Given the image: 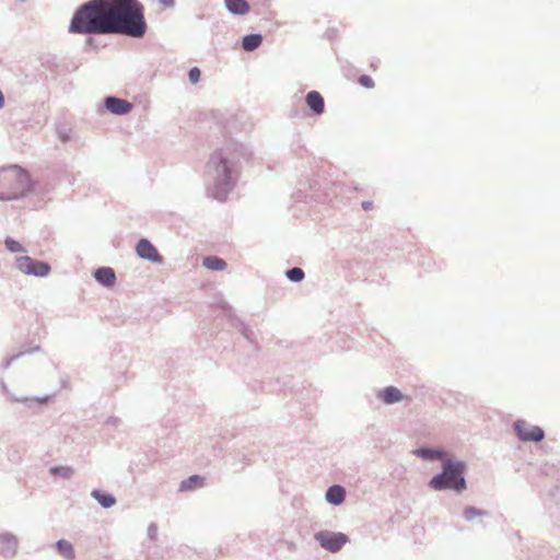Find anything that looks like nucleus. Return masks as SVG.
Instances as JSON below:
<instances>
[{
  "mask_svg": "<svg viewBox=\"0 0 560 560\" xmlns=\"http://www.w3.org/2000/svg\"><path fill=\"white\" fill-rule=\"evenodd\" d=\"M163 3L165 4H171L172 3V0H161Z\"/></svg>",
  "mask_w": 560,
  "mask_h": 560,
  "instance_id": "obj_28",
  "label": "nucleus"
},
{
  "mask_svg": "<svg viewBox=\"0 0 560 560\" xmlns=\"http://www.w3.org/2000/svg\"><path fill=\"white\" fill-rule=\"evenodd\" d=\"M287 276L292 281H301L304 278V271L301 268H292L287 271Z\"/></svg>",
  "mask_w": 560,
  "mask_h": 560,
  "instance_id": "obj_21",
  "label": "nucleus"
},
{
  "mask_svg": "<svg viewBox=\"0 0 560 560\" xmlns=\"http://www.w3.org/2000/svg\"><path fill=\"white\" fill-rule=\"evenodd\" d=\"M188 75H189V80L191 81V83H197L200 80L201 72L197 67H195V68L190 69Z\"/></svg>",
  "mask_w": 560,
  "mask_h": 560,
  "instance_id": "obj_26",
  "label": "nucleus"
},
{
  "mask_svg": "<svg viewBox=\"0 0 560 560\" xmlns=\"http://www.w3.org/2000/svg\"><path fill=\"white\" fill-rule=\"evenodd\" d=\"M211 163L215 165L218 171L222 170V174L224 175V177H229L228 163L219 154H214L211 158Z\"/></svg>",
  "mask_w": 560,
  "mask_h": 560,
  "instance_id": "obj_20",
  "label": "nucleus"
},
{
  "mask_svg": "<svg viewBox=\"0 0 560 560\" xmlns=\"http://www.w3.org/2000/svg\"><path fill=\"white\" fill-rule=\"evenodd\" d=\"M359 82L362 86L364 88H368V89H371L374 86V81L372 80L371 77L366 75V74H363L359 78Z\"/></svg>",
  "mask_w": 560,
  "mask_h": 560,
  "instance_id": "obj_25",
  "label": "nucleus"
},
{
  "mask_svg": "<svg viewBox=\"0 0 560 560\" xmlns=\"http://www.w3.org/2000/svg\"><path fill=\"white\" fill-rule=\"evenodd\" d=\"M485 513L482 511H479L475 508H466L464 510V517L467 520V521H471L474 520L475 517L477 516H482Z\"/></svg>",
  "mask_w": 560,
  "mask_h": 560,
  "instance_id": "obj_22",
  "label": "nucleus"
},
{
  "mask_svg": "<svg viewBox=\"0 0 560 560\" xmlns=\"http://www.w3.org/2000/svg\"><path fill=\"white\" fill-rule=\"evenodd\" d=\"M305 101H306L307 106L310 107V109H312V112L314 114L320 115L324 113V108H325L324 98L318 92H316V91L308 92Z\"/></svg>",
  "mask_w": 560,
  "mask_h": 560,
  "instance_id": "obj_9",
  "label": "nucleus"
},
{
  "mask_svg": "<svg viewBox=\"0 0 560 560\" xmlns=\"http://www.w3.org/2000/svg\"><path fill=\"white\" fill-rule=\"evenodd\" d=\"M51 472L54 475L59 474V475H61L63 477H70L72 475V469L69 468V467H60V468L56 467V468H51Z\"/></svg>",
  "mask_w": 560,
  "mask_h": 560,
  "instance_id": "obj_24",
  "label": "nucleus"
},
{
  "mask_svg": "<svg viewBox=\"0 0 560 560\" xmlns=\"http://www.w3.org/2000/svg\"><path fill=\"white\" fill-rule=\"evenodd\" d=\"M18 268L26 273V275H33L37 277H44L47 276L50 267L48 264L34 260L28 256H22L16 259Z\"/></svg>",
  "mask_w": 560,
  "mask_h": 560,
  "instance_id": "obj_5",
  "label": "nucleus"
},
{
  "mask_svg": "<svg viewBox=\"0 0 560 560\" xmlns=\"http://www.w3.org/2000/svg\"><path fill=\"white\" fill-rule=\"evenodd\" d=\"M362 207L365 209V210H369L373 207V203L371 201H364L362 202Z\"/></svg>",
  "mask_w": 560,
  "mask_h": 560,
  "instance_id": "obj_27",
  "label": "nucleus"
},
{
  "mask_svg": "<svg viewBox=\"0 0 560 560\" xmlns=\"http://www.w3.org/2000/svg\"><path fill=\"white\" fill-rule=\"evenodd\" d=\"M261 36L258 34L247 35L243 38L242 47L247 51H253L261 44Z\"/></svg>",
  "mask_w": 560,
  "mask_h": 560,
  "instance_id": "obj_14",
  "label": "nucleus"
},
{
  "mask_svg": "<svg viewBox=\"0 0 560 560\" xmlns=\"http://www.w3.org/2000/svg\"><path fill=\"white\" fill-rule=\"evenodd\" d=\"M95 279L103 285L113 287L116 280L115 272L109 267H102L95 271Z\"/></svg>",
  "mask_w": 560,
  "mask_h": 560,
  "instance_id": "obj_10",
  "label": "nucleus"
},
{
  "mask_svg": "<svg viewBox=\"0 0 560 560\" xmlns=\"http://www.w3.org/2000/svg\"><path fill=\"white\" fill-rule=\"evenodd\" d=\"M31 189L28 174L19 166L0 168V200H13Z\"/></svg>",
  "mask_w": 560,
  "mask_h": 560,
  "instance_id": "obj_2",
  "label": "nucleus"
},
{
  "mask_svg": "<svg viewBox=\"0 0 560 560\" xmlns=\"http://www.w3.org/2000/svg\"><path fill=\"white\" fill-rule=\"evenodd\" d=\"M57 550L58 552L65 557L66 559H73L74 558V549L71 542L67 540H59L57 542Z\"/></svg>",
  "mask_w": 560,
  "mask_h": 560,
  "instance_id": "obj_15",
  "label": "nucleus"
},
{
  "mask_svg": "<svg viewBox=\"0 0 560 560\" xmlns=\"http://www.w3.org/2000/svg\"><path fill=\"white\" fill-rule=\"evenodd\" d=\"M203 266L211 270H223L226 266V262L219 257L210 256L203 259Z\"/></svg>",
  "mask_w": 560,
  "mask_h": 560,
  "instance_id": "obj_16",
  "label": "nucleus"
},
{
  "mask_svg": "<svg viewBox=\"0 0 560 560\" xmlns=\"http://www.w3.org/2000/svg\"><path fill=\"white\" fill-rule=\"evenodd\" d=\"M105 106L110 113L116 115L127 114L132 108L129 102L117 97H107L105 100Z\"/></svg>",
  "mask_w": 560,
  "mask_h": 560,
  "instance_id": "obj_8",
  "label": "nucleus"
},
{
  "mask_svg": "<svg viewBox=\"0 0 560 560\" xmlns=\"http://www.w3.org/2000/svg\"><path fill=\"white\" fill-rule=\"evenodd\" d=\"M346 491L341 486H332L326 492V499L332 504H341L345 500Z\"/></svg>",
  "mask_w": 560,
  "mask_h": 560,
  "instance_id": "obj_12",
  "label": "nucleus"
},
{
  "mask_svg": "<svg viewBox=\"0 0 560 560\" xmlns=\"http://www.w3.org/2000/svg\"><path fill=\"white\" fill-rule=\"evenodd\" d=\"M202 485H203V478H201L198 475H194L180 483V490L182 491L192 490L195 488L201 487Z\"/></svg>",
  "mask_w": 560,
  "mask_h": 560,
  "instance_id": "obj_17",
  "label": "nucleus"
},
{
  "mask_svg": "<svg viewBox=\"0 0 560 560\" xmlns=\"http://www.w3.org/2000/svg\"><path fill=\"white\" fill-rule=\"evenodd\" d=\"M137 254L143 258L153 262H160L162 260L156 248L145 238L138 242L136 247Z\"/></svg>",
  "mask_w": 560,
  "mask_h": 560,
  "instance_id": "obj_7",
  "label": "nucleus"
},
{
  "mask_svg": "<svg viewBox=\"0 0 560 560\" xmlns=\"http://www.w3.org/2000/svg\"><path fill=\"white\" fill-rule=\"evenodd\" d=\"M5 246L12 253H21L24 250L21 244L12 238L5 240Z\"/></svg>",
  "mask_w": 560,
  "mask_h": 560,
  "instance_id": "obj_23",
  "label": "nucleus"
},
{
  "mask_svg": "<svg viewBox=\"0 0 560 560\" xmlns=\"http://www.w3.org/2000/svg\"><path fill=\"white\" fill-rule=\"evenodd\" d=\"M415 453L423 459H436L443 457V453L441 451L431 448H419Z\"/></svg>",
  "mask_w": 560,
  "mask_h": 560,
  "instance_id": "obj_19",
  "label": "nucleus"
},
{
  "mask_svg": "<svg viewBox=\"0 0 560 560\" xmlns=\"http://www.w3.org/2000/svg\"><path fill=\"white\" fill-rule=\"evenodd\" d=\"M226 8L234 14H246L249 11V4L246 0H225Z\"/></svg>",
  "mask_w": 560,
  "mask_h": 560,
  "instance_id": "obj_13",
  "label": "nucleus"
},
{
  "mask_svg": "<svg viewBox=\"0 0 560 560\" xmlns=\"http://www.w3.org/2000/svg\"><path fill=\"white\" fill-rule=\"evenodd\" d=\"M380 397L383 399L385 404L389 405L400 401L404 398V395L398 388L394 386H388L380 393Z\"/></svg>",
  "mask_w": 560,
  "mask_h": 560,
  "instance_id": "obj_11",
  "label": "nucleus"
},
{
  "mask_svg": "<svg viewBox=\"0 0 560 560\" xmlns=\"http://www.w3.org/2000/svg\"><path fill=\"white\" fill-rule=\"evenodd\" d=\"M315 539L320 544L323 548L331 552L340 550L341 547L348 541V538L345 534L331 532H319L315 534Z\"/></svg>",
  "mask_w": 560,
  "mask_h": 560,
  "instance_id": "obj_4",
  "label": "nucleus"
},
{
  "mask_svg": "<svg viewBox=\"0 0 560 560\" xmlns=\"http://www.w3.org/2000/svg\"><path fill=\"white\" fill-rule=\"evenodd\" d=\"M514 430L522 441L539 442L544 439L545 433L541 428L532 425L524 420H518L514 423Z\"/></svg>",
  "mask_w": 560,
  "mask_h": 560,
  "instance_id": "obj_6",
  "label": "nucleus"
},
{
  "mask_svg": "<svg viewBox=\"0 0 560 560\" xmlns=\"http://www.w3.org/2000/svg\"><path fill=\"white\" fill-rule=\"evenodd\" d=\"M144 7L138 0H90L73 14V34H122L140 38L147 33Z\"/></svg>",
  "mask_w": 560,
  "mask_h": 560,
  "instance_id": "obj_1",
  "label": "nucleus"
},
{
  "mask_svg": "<svg viewBox=\"0 0 560 560\" xmlns=\"http://www.w3.org/2000/svg\"><path fill=\"white\" fill-rule=\"evenodd\" d=\"M92 495L98 501V503L104 508H110L115 504L116 500L110 494H105L98 490H94Z\"/></svg>",
  "mask_w": 560,
  "mask_h": 560,
  "instance_id": "obj_18",
  "label": "nucleus"
},
{
  "mask_svg": "<svg viewBox=\"0 0 560 560\" xmlns=\"http://www.w3.org/2000/svg\"><path fill=\"white\" fill-rule=\"evenodd\" d=\"M463 471V463L447 459L444 462L443 472L433 477L430 481V486L435 490L454 489L462 491L466 487Z\"/></svg>",
  "mask_w": 560,
  "mask_h": 560,
  "instance_id": "obj_3",
  "label": "nucleus"
}]
</instances>
